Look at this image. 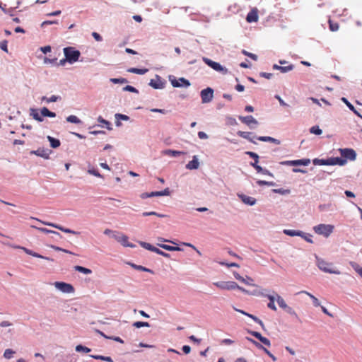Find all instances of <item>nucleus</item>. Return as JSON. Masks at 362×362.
<instances>
[{"label":"nucleus","instance_id":"obj_12","mask_svg":"<svg viewBox=\"0 0 362 362\" xmlns=\"http://www.w3.org/2000/svg\"><path fill=\"white\" fill-rule=\"evenodd\" d=\"M37 221L41 222L42 223H43L44 225H46V226H52V227H54L55 228H57L66 233H71V234H78V232H76L74 230H72L71 229H69V228H65L59 225H57V224H55V223H50V222H45V221H42L40 220H38L37 218H35Z\"/></svg>","mask_w":362,"mask_h":362},{"label":"nucleus","instance_id":"obj_19","mask_svg":"<svg viewBox=\"0 0 362 362\" xmlns=\"http://www.w3.org/2000/svg\"><path fill=\"white\" fill-rule=\"evenodd\" d=\"M288 164L291 165H308L310 164V159H300V160H290L286 162Z\"/></svg>","mask_w":362,"mask_h":362},{"label":"nucleus","instance_id":"obj_39","mask_svg":"<svg viewBox=\"0 0 362 362\" xmlns=\"http://www.w3.org/2000/svg\"><path fill=\"white\" fill-rule=\"evenodd\" d=\"M341 100L347 105V107L351 110L353 111L355 114H356L357 115H359L358 112L356 111V110L355 109V107H354V105L352 104H351L348 100L346 98H341Z\"/></svg>","mask_w":362,"mask_h":362},{"label":"nucleus","instance_id":"obj_63","mask_svg":"<svg viewBox=\"0 0 362 362\" xmlns=\"http://www.w3.org/2000/svg\"><path fill=\"white\" fill-rule=\"evenodd\" d=\"M88 173L90 174H92V175L96 176V177H101V175H100L98 171L97 170H95V169H90V170H88Z\"/></svg>","mask_w":362,"mask_h":362},{"label":"nucleus","instance_id":"obj_25","mask_svg":"<svg viewBox=\"0 0 362 362\" xmlns=\"http://www.w3.org/2000/svg\"><path fill=\"white\" fill-rule=\"evenodd\" d=\"M40 113L42 117H56L55 112L49 111L45 107H44L41 109Z\"/></svg>","mask_w":362,"mask_h":362},{"label":"nucleus","instance_id":"obj_4","mask_svg":"<svg viewBox=\"0 0 362 362\" xmlns=\"http://www.w3.org/2000/svg\"><path fill=\"white\" fill-rule=\"evenodd\" d=\"M314 231L327 238L333 232L334 226L329 224H319L313 228Z\"/></svg>","mask_w":362,"mask_h":362},{"label":"nucleus","instance_id":"obj_32","mask_svg":"<svg viewBox=\"0 0 362 362\" xmlns=\"http://www.w3.org/2000/svg\"><path fill=\"white\" fill-rule=\"evenodd\" d=\"M47 139L50 143V146L53 148H56L57 147H59L60 146V141L57 139H55V138H53L50 136H47Z\"/></svg>","mask_w":362,"mask_h":362},{"label":"nucleus","instance_id":"obj_22","mask_svg":"<svg viewBox=\"0 0 362 362\" xmlns=\"http://www.w3.org/2000/svg\"><path fill=\"white\" fill-rule=\"evenodd\" d=\"M284 233H285L287 235L293 237V236H303V232L300 230H289V229H285L284 230Z\"/></svg>","mask_w":362,"mask_h":362},{"label":"nucleus","instance_id":"obj_51","mask_svg":"<svg viewBox=\"0 0 362 362\" xmlns=\"http://www.w3.org/2000/svg\"><path fill=\"white\" fill-rule=\"evenodd\" d=\"M243 54L245 56L250 57L255 61L257 60V56L255 54L250 53L246 50H243Z\"/></svg>","mask_w":362,"mask_h":362},{"label":"nucleus","instance_id":"obj_52","mask_svg":"<svg viewBox=\"0 0 362 362\" xmlns=\"http://www.w3.org/2000/svg\"><path fill=\"white\" fill-rule=\"evenodd\" d=\"M32 115H33V117L35 120H37V121H38V122H42V121L43 120V118H42V115H40V114H39L37 112H36V111H35V112H33V113L32 114Z\"/></svg>","mask_w":362,"mask_h":362},{"label":"nucleus","instance_id":"obj_50","mask_svg":"<svg viewBox=\"0 0 362 362\" xmlns=\"http://www.w3.org/2000/svg\"><path fill=\"white\" fill-rule=\"evenodd\" d=\"M50 247H52V249H54L56 251H62V252L67 253V254L74 255V253H73L72 252H71V251H69L68 250L62 248V247H58V246L51 245Z\"/></svg>","mask_w":362,"mask_h":362},{"label":"nucleus","instance_id":"obj_27","mask_svg":"<svg viewBox=\"0 0 362 362\" xmlns=\"http://www.w3.org/2000/svg\"><path fill=\"white\" fill-rule=\"evenodd\" d=\"M257 139L261 141H269L275 143L276 144H280V141L271 136H259Z\"/></svg>","mask_w":362,"mask_h":362},{"label":"nucleus","instance_id":"obj_26","mask_svg":"<svg viewBox=\"0 0 362 362\" xmlns=\"http://www.w3.org/2000/svg\"><path fill=\"white\" fill-rule=\"evenodd\" d=\"M157 77H158V81H155L154 80L152 79V80H151L149 85L156 89L163 88V83L160 81L159 76H157Z\"/></svg>","mask_w":362,"mask_h":362},{"label":"nucleus","instance_id":"obj_15","mask_svg":"<svg viewBox=\"0 0 362 362\" xmlns=\"http://www.w3.org/2000/svg\"><path fill=\"white\" fill-rule=\"evenodd\" d=\"M239 119L244 124L250 126L252 124H257V121L251 115L249 116H240L239 117Z\"/></svg>","mask_w":362,"mask_h":362},{"label":"nucleus","instance_id":"obj_1","mask_svg":"<svg viewBox=\"0 0 362 362\" xmlns=\"http://www.w3.org/2000/svg\"><path fill=\"white\" fill-rule=\"evenodd\" d=\"M315 257L317 266L321 271L329 274H341L340 271L336 269L332 262H328L326 260L318 257L317 256H316Z\"/></svg>","mask_w":362,"mask_h":362},{"label":"nucleus","instance_id":"obj_13","mask_svg":"<svg viewBox=\"0 0 362 362\" xmlns=\"http://www.w3.org/2000/svg\"><path fill=\"white\" fill-rule=\"evenodd\" d=\"M171 84L173 87H182V86H186L188 87L190 86V83L188 80L185 79V78H180L179 79H173L170 81Z\"/></svg>","mask_w":362,"mask_h":362},{"label":"nucleus","instance_id":"obj_10","mask_svg":"<svg viewBox=\"0 0 362 362\" xmlns=\"http://www.w3.org/2000/svg\"><path fill=\"white\" fill-rule=\"evenodd\" d=\"M170 194V192L168 188H165L163 191H156V192H151L150 193L148 192H144L141 194L140 197L143 199L153 197H158V196H168Z\"/></svg>","mask_w":362,"mask_h":362},{"label":"nucleus","instance_id":"obj_31","mask_svg":"<svg viewBox=\"0 0 362 362\" xmlns=\"http://www.w3.org/2000/svg\"><path fill=\"white\" fill-rule=\"evenodd\" d=\"M157 245L160 247L163 248L168 251H180V250H181V248H180L179 247H174V246H170L168 245L160 244V243H158Z\"/></svg>","mask_w":362,"mask_h":362},{"label":"nucleus","instance_id":"obj_18","mask_svg":"<svg viewBox=\"0 0 362 362\" xmlns=\"http://www.w3.org/2000/svg\"><path fill=\"white\" fill-rule=\"evenodd\" d=\"M199 166V162L198 160L197 157L194 156H193L192 160L187 164L186 168L189 170H195L197 169Z\"/></svg>","mask_w":362,"mask_h":362},{"label":"nucleus","instance_id":"obj_58","mask_svg":"<svg viewBox=\"0 0 362 362\" xmlns=\"http://www.w3.org/2000/svg\"><path fill=\"white\" fill-rule=\"evenodd\" d=\"M247 153L255 160V163H258L259 156L257 153L254 152H247Z\"/></svg>","mask_w":362,"mask_h":362},{"label":"nucleus","instance_id":"obj_46","mask_svg":"<svg viewBox=\"0 0 362 362\" xmlns=\"http://www.w3.org/2000/svg\"><path fill=\"white\" fill-rule=\"evenodd\" d=\"M15 354V351H13L12 349H7L5 350L4 353V356L7 358V359H10L13 357V355Z\"/></svg>","mask_w":362,"mask_h":362},{"label":"nucleus","instance_id":"obj_9","mask_svg":"<svg viewBox=\"0 0 362 362\" xmlns=\"http://www.w3.org/2000/svg\"><path fill=\"white\" fill-rule=\"evenodd\" d=\"M276 300L279 305V307L284 309L286 313L291 315L297 316L296 311L291 308L289 307L285 302L284 299L280 296L279 294H276Z\"/></svg>","mask_w":362,"mask_h":362},{"label":"nucleus","instance_id":"obj_49","mask_svg":"<svg viewBox=\"0 0 362 362\" xmlns=\"http://www.w3.org/2000/svg\"><path fill=\"white\" fill-rule=\"evenodd\" d=\"M98 121L101 123V124H103L105 125V127H107V129H112V127H110L111 124L110 122H109L108 121L104 119L101 116H100L98 118Z\"/></svg>","mask_w":362,"mask_h":362},{"label":"nucleus","instance_id":"obj_24","mask_svg":"<svg viewBox=\"0 0 362 362\" xmlns=\"http://www.w3.org/2000/svg\"><path fill=\"white\" fill-rule=\"evenodd\" d=\"M31 153L35 154L37 156H39L40 157L45 158H48V156H49V153L47 152V150L41 149V148H38L36 151H32Z\"/></svg>","mask_w":362,"mask_h":362},{"label":"nucleus","instance_id":"obj_33","mask_svg":"<svg viewBox=\"0 0 362 362\" xmlns=\"http://www.w3.org/2000/svg\"><path fill=\"white\" fill-rule=\"evenodd\" d=\"M139 245L142 247H144V248H145V249H146V250H148L149 251L153 252H155V251H156V250L157 248L155 246L151 245L150 243H146V242H143V241L139 242Z\"/></svg>","mask_w":362,"mask_h":362},{"label":"nucleus","instance_id":"obj_6","mask_svg":"<svg viewBox=\"0 0 362 362\" xmlns=\"http://www.w3.org/2000/svg\"><path fill=\"white\" fill-rule=\"evenodd\" d=\"M202 60L206 64L212 68L214 70L218 71L223 74H226L228 73V69L221 66L219 63L214 62L211 59L205 57L202 58Z\"/></svg>","mask_w":362,"mask_h":362},{"label":"nucleus","instance_id":"obj_53","mask_svg":"<svg viewBox=\"0 0 362 362\" xmlns=\"http://www.w3.org/2000/svg\"><path fill=\"white\" fill-rule=\"evenodd\" d=\"M123 90H126V91H129V92H132V93H138L137 89H136L134 87H133L132 86H129V85L125 86L123 88Z\"/></svg>","mask_w":362,"mask_h":362},{"label":"nucleus","instance_id":"obj_42","mask_svg":"<svg viewBox=\"0 0 362 362\" xmlns=\"http://www.w3.org/2000/svg\"><path fill=\"white\" fill-rule=\"evenodd\" d=\"M76 351L77 352H84V353H89L90 351V349L85 346H83L81 344H79V345H77L76 346Z\"/></svg>","mask_w":362,"mask_h":362},{"label":"nucleus","instance_id":"obj_29","mask_svg":"<svg viewBox=\"0 0 362 362\" xmlns=\"http://www.w3.org/2000/svg\"><path fill=\"white\" fill-rule=\"evenodd\" d=\"M131 265L132 267H133L134 269H136V270H139V271H142V272H149L151 274H153V271L148 269V268H146L145 267H143L141 265H136L134 263H130L129 264Z\"/></svg>","mask_w":362,"mask_h":362},{"label":"nucleus","instance_id":"obj_36","mask_svg":"<svg viewBox=\"0 0 362 362\" xmlns=\"http://www.w3.org/2000/svg\"><path fill=\"white\" fill-rule=\"evenodd\" d=\"M128 71L130 73H134L136 74H144L148 71L147 69H138V68H130L128 69Z\"/></svg>","mask_w":362,"mask_h":362},{"label":"nucleus","instance_id":"obj_40","mask_svg":"<svg viewBox=\"0 0 362 362\" xmlns=\"http://www.w3.org/2000/svg\"><path fill=\"white\" fill-rule=\"evenodd\" d=\"M142 216H156L160 217V218H163V217H167L168 216L165 214H158L157 212H155V211L143 212L142 213Z\"/></svg>","mask_w":362,"mask_h":362},{"label":"nucleus","instance_id":"obj_41","mask_svg":"<svg viewBox=\"0 0 362 362\" xmlns=\"http://www.w3.org/2000/svg\"><path fill=\"white\" fill-rule=\"evenodd\" d=\"M66 121L74 124H80L81 122V121L75 115H69L66 117Z\"/></svg>","mask_w":362,"mask_h":362},{"label":"nucleus","instance_id":"obj_37","mask_svg":"<svg viewBox=\"0 0 362 362\" xmlns=\"http://www.w3.org/2000/svg\"><path fill=\"white\" fill-rule=\"evenodd\" d=\"M238 134L240 136H241V137H243V138H244V139H247V140H248V141H250V142L255 143V142L252 140V139H251V138H250V135L251 134V133H250V132H241V131H240V132H238Z\"/></svg>","mask_w":362,"mask_h":362},{"label":"nucleus","instance_id":"obj_34","mask_svg":"<svg viewBox=\"0 0 362 362\" xmlns=\"http://www.w3.org/2000/svg\"><path fill=\"white\" fill-rule=\"evenodd\" d=\"M328 23H329V28L331 31L336 32L339 30V25L338 23L334 22V21H332L331 19H329Z\"/></svg>","mask_w":362,"mask_h":362},{"label":"nucleus","instance_id":"obj_54","mask_svg":"<svg viewBox=\"0 0 362 362\" xmlns=\"http://www.w3.org/2000/svg\"><path fill=\"white\" fill-rule=\"evenodd\" d=\"M246 339H247V340H248L249 341L252 343L254 345H255L257 348H259V349H264L263 346L261 345L257 341H256L255 340H254V339H252L251 338H249V337H246Z\"/></svg>","mask_w":362,"mask_h":362},{"label":"nucleus","instance_id":"obj_62","mask_svg":"<svg viewBox=\"0 0 362 362\" xmlns=\"http://www.w3.org/2000/svg\"><path fill=\"white\" fill-rule=\"evenodd\" d=\"M259 341H260L262 343H263L264 345L267 346H271L270 341H269L267 338H266V337H263L262 338H261Z\"/></svg>","mask_w":362,"mask_h":362},{"label":"nucleus","instance_id":"obj_43","mask_svg":"<svg viewBox=\"0 0 362 362\" xmlns=\"http://www.w3.org/2000/svg\"><path fill=\"white\" fill-rule=\"evenodd\" d=\"M59 97L56 95H52L50 98H47L46 96H43L42 98V101H46L47 103H52V102H56L58 100Z\"/></svg>","mask_w":362,"mask_h":362},{"label":"nucleus","instance_id":"obj_48","mask_svg":"<svg viewBox=\"0 0 362 362\" xmlns=\"http://www.w3.org/2000/svg\"><path fill=\"white\" fill-rule=\"evenodd\" d=\"M110 81L115 84L127 83V80L124 78H110Z\"/></svg>","mask_w":362,"mask_h":362},{"label":"nucleus","instance_id":"obj_30","mask_svg":"<svg viewBox=\"0 0 362 362\" xmlns=\"http://www.w3.org/2000/svg\"><path fill=\"white\" fill-rule=\"evenodd\" d=\"M300 293H305L307 296H308L313 300V303L315 306L318 307L320 305V303L319 300L316 297H315L313 294H311L310 293L305 291H302L300 292Z\"/></svg>","mask_w":362,"mask_h":362},{"label":"nucleus","instance_id":"obj_20","mask_svg":"<svg viewBox=\"0 0 362 362\" xmlns=\"http://www.w3.org/2000/svg\"><path fill=\"white\" fill-rule=\"evenodd\" d=\"M118 242L120 243L124 247H134V245L133 244H131L129 243L128 237L124 234L120 235Z\"/></svg>","mask_w":362,"mask_h":362},{"label":"nucleus","instance_id":"obj_5","mask_svg":"<svg viewBox=\"0 0 362 362\" xmlns=\"http://www.w3.org/2000/svg\"><path fill=\"white\" fill-rule=\"evenodd\" d=\"M339 151L341 154V158L339 159L345 160V164L348 160H354L356 158V153L352 148H339Z\"/></svg>","mask_w":362,"mask_h":362},{"label":"nucleus","instance_id":"obj_45","mask_svg":"<svg viewBox=\"0 0 362 362\" xmlns=\"http://www.w3.org/2000/svg\"><path fill=\"white\" fill-rule=\"evenodd\" d=\"M234 274V276L235 278L238 280V281H240L241 282L247 284V285H250V286H254L253 284H251L250 282H246L245 281V279H244L243 277H242L237 272H234L233 273Z\"/></svg>","mask_w":362,"mask_h":362},{"label":"nucleus","instance_id":"obj_44","mask_svg":"<svg viewBox=\"0 0 362 362\" xmlns=\"http://www.w3.org/2000/svg\"><path fill=\"white\" fill-rule=\"evenodd\" d=\"M133 326L136 327V328H140V327H150V325L147 322H140V321H138V322H135L133 324Z\"/></svg>","mask_w":362,"mask_h":362},{"label":"nucleus","instance_id":"obj_7","mask_svg":"<svg viewBox=\"0 0 362 362\" xmlns=\"http://www.w3.org/2000/svg\"><path fill=\"white\" fill-rule=\"evenodd\" d=\"M314 163H320L322 165H345V160L339 159V157L336 158H330L327 160H319L315 159L314 160Z\"/></svg>","mask_w":362,"mask_h":362},{"label":"nucleus","instance_id":"obj_47","mask_svg":"<svg viewBox=\"0 0 362 362\" xmlns=\"http://www.w3.org/2000/svg\"><path fill=\"white\" fill-rule=\"evenodd\" d=\"M310 133L316 134V135H320L322 132V129H320L318 126H313L310 129Z\"/></svg>","mask_w":362,"mask_h":362},{"label":"nucleus","instance_id":"obj_23","mask_svg":"<svg viewBox=\"0 0 362 362\" xmlns=\"http://www.w3.org/2000/svg\"><path fill=\"white\" fill-rule=\"evenodd\" d=\"M163 153L165 155H167L169 156H173V157H177V156H181L182 154H185V153L182 151H175V150H171V149L165 150Z\"/></svg>","mask_w":362,"mask_h":362},{"label":"nucleus","instance_id":"obj_3","mask_svg":"<svg viewBox=\"0 0 362 362\" xmlns=\"http://www.w3.org/2000/svg\"><path fill=\"white\" fill-rule=\"evenodd\" d=\"M64 53L65 57H66L67 62L70 64H73L78 60L81 53L78 50L75 49L74 47H68L64 49Z\"/></svg>","mask_w":362,"mask_h":362},{"label":"nucleus","instance_id":"obj_64","mask_svg":"<svg viewBox=\"0 0 362 362\" xmlns=\"http://www.w3.org/2000/svg\"><path fill=\"white\" fill-rule=\"evenodd\" d=\"M189 339L193 341V342H195L197 344H200L202 339H197L195 336L194 335H191L189 337Z\"/></svg>","mask_w":362,"mask_h":362},{"label":"nucleus","instance_id":"obj_8","mask_svg":"<svg viewBox=\"0 0 362 362\" xmlns=\"http://www.w3.org/2000/svg\"><path fill=\"white\" fill-rule=\"evenodd\" d=\"M56 288L59 289L63 293H71L74 292V286L70 284L62 281H56L54 283Z\"/></svg>","mask_w":362,"mask_h":362},{"label":"nucleus","instance_id":"obj_28","mask_svg":"<svg viewBox=\"0 0 362 362\" xmlns=\"http://www.w3.org/2000/svg\"><path fill=\"white\" fill-rule=\"evenodd\" d=\"M23 249L24 250V251H25L27 254H28V255H32L33 257H37V258H41V259H47V260H52V259H51L50 258H49V257H44V256H42V255H40V254H38V253H36V252H33V251H32V250H28V249H26V248H24V247H23Z\"/></svg>","mask_w":362,"mask_h":362},{"label":"nucleus","instance_id":"obj_11","mask_svg":"<svg viewBox=\"0 0 362 362\" xmlns=\"http://www.w3.org/2000/svg\"><path fill=\"white\" fill-rule=\"evenodd\" d=\"M202 102L203 103H208L211 102L214 97V90L211 88H206L202 90L200 93Z\"/></svg>","mask_w":362,"mask_h":362},{"label":"nucleus","instance_id":"obj_59","mask_svg":"<svg viewBox=\"0 0 362 362\" xmlns=\"http://www.w3.org/2000/svg\"><path fill=\"white\" fill-rule=\"evenodd\" d=\"M273 192L275 193H279L281 194H287L290 192L289 189H274Z\"/></svg>","mask_w":362,"mask_h":362},{"label":"nucleus","instance_id":"obj_60","mask_svg":"<svg viewBox=\"0 0 362 362\" xmlns=\"http://www.w3.org/2000/svg\"><path fill=\"white\" fill-rule=\"evenodd\" d=\"M92 36L94 37V39L98 41V42H100L103 40V38L102 37L100 36V34H98V33L96 32H93L92 33Z\"/></svg>","mask_w":362,"mask_h":362},{"label":"nucleus","instance_id":"obj_2","mask_svg":"<svg viewBox=\"0 0 362 362\" xmlns=\"http://www.w3.org/2000/svg\"><path fill=\"white\" fill-rule=\"evenodd\" d=\"M214 285L223 290L239 289L244 293H247V290L239 286L235 281H217L214 282Z\"/></svg>","mask_w":362,"mask_h":362},{"label":"nucleus","instance_id":"obj_16","mask_svg":"<svg viewBox=\"0 0 362 362\" xmlns=\"http://www.w3.org/2000/svg\"><path fill=\"white\" fill-rule=\"evenodd\" d=\"M238 197L245 204L252 206L256 203V199L254 197H249L243 194H238Z\"/></svg>","mask_w":362,"mask_h":362},{"label":"nucleus","instance_id":"obj_14","mask_svg":"<svg viewBox=\"0 0 362 362\" xmlns=\"http://www.w3.org/2000/svg\"><path fill=\"white\" fill-rule=\"evenodd\" d=\"M258 10L255 8H252L247 15L246 21L248 23H255L258 21Z\"/></svg>","mask_w":362,"mask_h":362},{"label":"nucleus","instance_id":"obj_35","mask_svg":"<svg viewBox=\"0 0 362 362\" xmlns=\"http://www.w3.org/2000/svg\"><path fill=\"white\" fill-rule=\"evenodd\" d=\"M74 269L78 272L85 274H90L92 273V271L90 269L83 267L82 266H75Z\"/></svg>","mask_w":362,"mask_h":362},{"label":"nucleus","instance_id":"obj_21","mask_svg":"<svg viewBox=\"0 0 362 362\" xmlns=\"http://www.w3.org/2000/svg\"><path fill=\"white\" fill-rule=\"evenodd\" d=\"M293 68H294V66L293 64H290V65L286 66H279L277 64H274L273 66V69H274L279 70L282 73H286V72H288L289 71H291V70L293 69Z\"/></svg>","mask_w":362,"mask_h":362},{"label":"nucleus","instance_id":"obj_56","mask_svg":"<svg viewBox=\"0 0 362 362\" xmlns=\"http://www.w3.org/2000/svg\"><path fill=\"white\" fill-rule=\"evenodd\" d=\"M155 252L158 255H160L161 256H163L165 257H167V258H169L170 257V255L168 253H166L162 250H160V249L158 248H156Z\"/></svg>","mask_w":362,"mask_h":362},{"label":"nucleus","instance_id":"obj_17","mask_svg":"<svg viewBox=\"0 0 362 362\" xmlns=\"http://www.w3.org/2000/svg\"><path fill=\"white\" fill-rule=\"evenodd\" d=\"M235 310L237 312L240 313L243 315H246V316L249 317L250 318L252 319L255 322H256L257 323L260 325V326L264 329V323L262 322V321L261 320H259L256 316H255V315H253L252 314L247 313L245 312L244 310H240V309L235 308Z\"/></svg>","mask_w":362,"mask_h":362},{"label":"nucleus","instance_id":"obj_57","mask_svg":"<svg viewBox=\"0 0 362 362\" xmlns=\"http://www.w3.org/2000/svg\"><path fill=\"white\" fill-rule=\"evenodd\" d=\"M0 48L5 51L6 52H8V48H7V41L4 40L0 42Z\"/></svg>","mask_w":362,"mask_h":362},{"label":"nucleus","instance_id":"obj_61","mask_svg":"<svg viewBox=\"0 0 362 362\" xmlns=\"http://www.w3.org/2000/svg\"><path fill=\"white\" fill-rule=\"evenodd\" d=\"M304 240H305L307 242L313 243V240L311 239L312 235L310 234H305L303 233V235L301 236Z\"/></svg>","mask_w":362,"mask_h":362},{"label":"nucleus","instance_id":"obj_55","mask_svg":"<svg viewBox=\"0 0 362 362\" xmlns=\"http://www.w3.org/2000/svg\"><path fill=\"white\" fill-rule=\"evenodd\" d=\"M248 332L259 340L263 337V336L259 332L255 331H249Z\"/></svg>","mask_w":362,"mask_h":362},{"label":"nucleus","instance_id":"obj_38","mask_svg":"<svg viewBox=\"0 0 362 362\" xmlns=\"http://www.w3.org/2000/svg\"><path fill=\"white\" fill-rule=\"evenodd\" d=\"M33 228H35V229L40 230V232H42L44 233H54V234H56L57 235H60V234L56 231H54V230H49L47 228H39V227H36V226H32Z\"/></svg>","mask_w":362,"mask_h":362}]
</instances>
